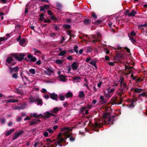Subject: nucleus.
<instances>
[{"label": "nucleus", "instance_id": "29", "mask_svg": "<svg viewBox=\"0 0 147 147\" xmlns=\"http://www.w3.org/2000/svg\"><path fill=\"white\" fill-rule=\"evenodd\" d=\"M66 53V51H61L58 54V55L59 56H63L65 55Z\"/></svg>", "mask_w": 147, "mask_h": 147}, {"label": "nucleus", "instance_id": "19", "mask_svg": "<svg viewBox=\"0 0 147 147\" xmlns=\"http://www.w3.org/2000/svg\"><path fill=\"white\" fill-rule=\"evenodd\" d=\"M110 115V113H104L102 115V118L104 119H106L107 117Z\"/></svg>", "mask_w": 147, "mask_h": 147}, {"label": "nucleus", "instance_id": "1", "mask_svg": "<svg viewBox=\"0 0 147 147\" xmlns=\"http://www.w3.org/2000/svg\"><path fill=\"white\" fill-rule=\"evenodd\" d=\"M12 56L19 61H21L24 59L26 55L24 53H18L16 54H12Z\"/></svg>", "mask_w": 147, "mask_h": 147}, {"label": "nucleus", "instance_id": "40", "mask_svg": "<svg viewBox=\"0 0 147 147\" xmlns=\"http://www.w3.org/2000/svg\"><path fill=\"white\" fill-rule=\"evenodd\" d=\"M59 98H60V100L63 101L65 99V97L64 95H60L59 96Z\"/></svg>", "mask_w": 147, "mask_h": 147}, {"label": "nucleus", "instance_id": "41", "mask_svg": "<svg viewBox=\"0 0 147 147\" xmlns=\"http://www.w3.org/2000/svg\"><path fill=\"white\" fill-rule=\"evenodd\" d=\"M78 47L77 45H75L74 47V51L77 53L78 52Z\"/></svg>", "mask_w": 147, "mask_h": 147}, {"label": "nucleus", "instance_id": "21", "mask_svg": "<svg viewBox=\"0 0 147 147\" xmlns=\"http://www.w3.org/2000/svg\"><path fill=\"white\" fill-rule=\"evenodd\" d=\"M14 131V129H12L10 130H9L8 132H7L5 135L6 136H8L11 134L12 132Z\"/></svg>", "mask_w": 147, "mask_h": 147}, {"label": "nucleus", "instance_id": "18", "mask_svg": "<svg viewBox=\"0 0 147 147\" xmlns=\"http://www.w3.org/2000/svg\"><path fill=\"white\" fill-rule=\"evenodd\" d=\"M78 96L82 98H84L85 95L84 92L83 91H81L80 92L78 95Z\"/></svg>", "mask_w": 147, "mask_h": 147}, {"label": "nucleus", "instance_id": "15", "mask_svg": "<svg viewBox=\"0 0 147 147\" xmlns=\"http://www.w3.org/2000/svg\"><path fill=\"white\" fill-rule=\"evenodd\" d=\"M53 72V71L50 68H48L47 69V71H45V73L49 76Z\"/></svg>", "mask_w": 147, "mask_h": 147}, {"label": "nucleus", "instance_id": "4", "mask_svg": "<svg viewBox=\"0 0 147 147\" xmlns=\"http://www.w3.org/2000/svg\"><path fill=\"white\" fill-rule=\"evenodd\" d=\"M121 88L119 89L121 92L123 93L124 92L127 91L128 89V88L126 86L125 82H124L122 84H120Z\"/></svg>", "mask_w": 147, "mask_h": 147}, {"label": "nucleus", "instance_id": "57", "mask_svg": "<svg viewBox=\"0 0 147 147\" xmlns=\"http://www.w3.org/2000/svg\"><path fill=\"white\" fill-rule=\"evenodd\" d=\"M51 20H53L54 21H56L57 20V18L55 17L54 16H51Z\"/></svg>", "mask_w": 147, "mask_h": 147}, {"label": "nucleus", "instance_id": "62", "mask_svg": "<svg viewBox=\"0 0 147 147\" xmlns=\"http://www.w3.org/2000/svg\"><path fill=\"white\" fill-rule=\"evenodd\" d=\"M54 28L56 30H59V28L58 27L57 25L55 24L54 25Z\"/></svg>", "mask_w": 147, "mask_h": 147}, {"label": "nucleus", "instance_id": "46", "mask_svg": "<svg viewBox=\"0 0 147 147\" xmlns=\"http://www.w3.org/2000/svg\"><path fill=\"white\" fill-rule=\"evenodd\" d=\"M86 109V107H82L80 109V112L81 113H82Z\"/></svg>", "mask_w": 147, "mask_h": 147}, {"label": "nucleus", "instance_id": "59", "mask_svg": "<svg viewBox=\"0 0 147 147\" xmlns=\"http://www.w3.org/2000/svg\"><path fill=\"white\" fill-rule=\"evenodd\" d=\"M55 36V32L51 33L50 34V36L54 38Z\"/></svg>", "mask_w": 147, "mask_h": 147}, {"label": "nucleus", "instance_id": "8", "mask_svg": "<svg viewBox=\"0 0 147 147\" xmlns=\"http://www.w3.org/2000/svg\"><path fill=\"white\" fill-rule=\"evenodd\" d=\"M78 67V63L75 61L74 62L71 64V67L74 70H76Z\"/></svg>", "mask_w": 147, "mask_h": 147}, {"label": "nucleus", "instance_id": "32", "mask_svg": "<svg viewBox=\"0 0 147 147\" xmlns=\"http://www.w3.org/2000/svg\"><path fill=\"white\" fill-rule=\"evenodd\" d=\"M63 60L59 59H57L55 60V63L57 64H62L63 63Z\"/></svg>", "mask_w": 147, "mask_h": 147}, {"label": "nucleus", "instance_id": "31", "mask_svg": "<svg viewBox=\"0 0 147 147\" xmlns=\"http://www.w3.org/2000/svg\"><path fill=\"white\" fill-rule=\"evenodd\" d=\"M95 35L96 36V39L98 40V42H99L100 41V38L101 37V34L100 33H98Z\"/></svg>", "mask_w": 147, "mask_h": 147}, {"label": "nucleus", "instance_id": "54", "mask_svg": "<svg viewBox=\"0 0 147 147\" xmlns=\"http://www.w3.org/2000/svg\"><path fill=\"white\" fill-rule=\"evenodd\" d=\"M24 133V131L23 130H20L17 133L18 134V136H19L20 135L22 134L23 133Z\"/></svg>", "mask_w": 147, "mask_h": 147}, {"label": "nucleus", "instance_id": "37", "mask_svg": "<svg viewBox=\"0 0 147 147\" xmlns=\"http://www.w3.org/2000/svg\"><path fill=\"white\" fill-rule=\"evenodd\" d=\"M92 48L91 46H88L87 47V49L86 53L90 52L92 50Z\"/></svg>", "mask_w": 147, "mask_h": 147}, {"label": "nucleus", "instance_id": "34", "mask_svg": "<svg viewBox=\"0 0 147 147\" xmlns=\"http://www.w3.org/2000/svg\"><path fill=\"white\" fill-rule=\"evenodd\" d=\"M100 99L101 100L100 102H102V104L105 103L106 101L104 100V96H100Z\"/></svg>", "mask_w": 147, "mask_h": 147}, {"label": "nucleus", "instance_id": "44", "mask_svg": "<svg viewBox=\"0 0 147 147\" xmlns=\"http://www.w3.org/2000/svg\"><path fill=\"white\" fill-rule=\"evenodd\" d=\"M92 17L95 20L97 18V16L96 15L95 13H91Z\"/></svg>", "mask_w": 147, "mask_h": 147}, {"label": "nucleus", "instance_id": "25", "mask_svg": "<svg viewBox=\"0 0 147 147\" xmlns=\"http://www.w3.org/2000/svg\"><path fill=\"white\" fill-rule=\"evenodd\" d=\"M45 14L44 13H41L40 15H39V16L40 17L39 18V20L41 21H43L45 17H44V14Z\"/></svg>", "mask_w": 147, "mask_h": 147}, {"label": "nucleus", "instance_id": "35", "mask_svg": "<svg viewBox=\"0 0 147 147\" xmlns=\"http://www.w3.org/2000/svg\"><path fill=\"white\" fill-rule=\"evenodd\" d=\"M147 27V23H146L144 24H142L141 25H139L138 26V29H140L141 28L143 27Z\"/></svg>", "mask_w": 147, "mask_h": 147}, {"label": "nucleus", "instance_id": "63", "mask_svg": "<svg viewBox=\"0 0 147 147\" xmlns=\"http://www.w3.org/2000/svg\"><path fill=\"white\" fill-rule=\"evenodd\" d=\"M39 118L42 119H44V115H42L41 114H40L38 115L37 118Z\"/></svg>", "mask_w": 147, "mask_h": 147}, {"label": "nucleus", "instance_id": "61", "mask_svg": "<svg viewBox=\"0 0 147 147\" xmlns=\"http://www.w3.org/2000/svg\"><path fill=\"white\" fill-rule=\"evenodd\" d=\"M75 137L73 138L72 137V136L70 137V138H69V140L71 142H73L75 140Z\"/></svg>", "mask_w": 147, "mask_h": 147}, {"label": "nucleus", "instance_id": "27", "mask_svg": "<svg viewBox=\"0 0 147 147\" xmlns=\"http://www.w3.org/2000/svg\"><path fill=\"white\" fill-rule=\"evenodd\" d=\"M63 28L65 29H70L71 28L70 25L68 24H65L63 26Z\"/></svg>", "mask_w": 147, "mask_h": 147}, {"label": "nucleus", "instance_id": "60", "mask_svg": "<svg viewBox=\"0 0 147 147\" xmlns=\"http://www.w3.org/2000/svg\"><path fill=\"white\" fill-rule=\"evenodd\" d=\"M125 68L126 69H129V70H130L132 68V67L130 66H128L126 65H125Z\"/></svg>", "mask_w": 147, "mask_h": 147}, {"label": "nucleus", "instance_id": "11", "mask_svg": "<svg viewBox=\"0 0 147 147\" xmlns=\"http://www.w3.org/2000/svg\"><path fill=\"white\" fill-rule=\"evenodd\" d=\"M45 116L44 115V119L48 118L50 117L51 116V113L49 111H46L44 113Z\"/></svg>", "mask_w": 147, "mask_h": 147}, {"label": "nucleus", "instance_id": "20", "mask_svg": "<svg viewBox=\"0 0 147 147\" xmlns=\"http://www.w3.org/2000/svg\"><path fill=\"white\" fill-rule=\"evenodd\" d=\"M91 22V20L88 19H85L84 21V23L85 25H88Z\"/></svg>", "mask_w": 147, "mask_h": 147}, {"label": "nucleus", "instance_id": "49", "mask_svg": "<svg viewBox=\"0 0 147 147\" xmlns=\"http://www.w3.org/2000/svg\"><path fill=\"white\" fill-rule=\"evenodd\" d=\"M0 121L1 122V123L2 124H3L5 123V120L4 118H1L0 119Z\"/></svg>", "mask_w": 147, "mask_h": 147}, {"label": "nucleus", "instance_id": "14", "mask_svg": "<svg viewBox=\"0 0 147 147\" xmlns=\"http://www.w3.org/2000/svg\"><path fill=\"white\" fill-rule=\"evenodd\" d=\"M72 129H70L68 127H65L62 129V131H65V132H68L69 131H71Z\"/></svg>", "mask_w": 147, "mask_h": 147}, {"label": "nucleus", "instance_id": "45", "mask_svg": "<svg viewBox=\"0 0 147 147\" xmlns=\"http://www.w3.org/2000/svg\"><path fill=\"white\" fill-rule=\"evenodd\" d=\"M40 11H42L45 14L46 13V11L45 10V9L43 6H40Z\"/></svg>", "mask_w": 147, "mask_h": 147}, {"label": "nucleus", "instance_id": "58", "mask_svg": "<svg viewBox=\"0 0 147 147\" xmlns=\"http://www.w3.org/2000/svg\"><path fill=\"white\" fill-rule=\"evenodd\" d=\"M116 56L117 58H122V55L120 53H117V54Z\"/></svg>", "mask_w": 147, "mask_h": 147}, {"label": "nucleus", "instance_id": "64", "mask_svg": "<svg viewBox=\"0 0 147 147\" xmlns=\"http://www.w3.org/2000/svg\"><path fill=\"white\" fill-rule=\"evenodd\" d=\"M43 134L44 135V136L45 137H47V136H48V135H49V134H48V132H47V131H45V132L43 133Z\"/></svg>", "mask_w": 147, "mask_h": 147}, {"label": "nucleus", "instance_id": "9", "mask_svg": "<svg viewBox=\"0 0 147 147\" xmlns=\"http://www.w3.org/2000/svg\"><path fill=\"white\" fill-rule=\"evenodd\" d=\"M27 57L28 59H30V61L31 62H34L36 61L37 60L36 58L33 56L31 55H29L27 56Z\"/></svg>", "mask_w": 147, "mask_h": 147}, {"label": "nucleus", "instance_id": "47", "mask_svg": "<svg viewBox=\"0 0 147 147\" xmlns=\"http://www.w3.org/2000/svg\"><path fill=\"white\" fill-rule=\"evenodd\" d=\"M65 76L63 75H60L59 76V78H60L61 80H65Z\"/></svg>", "mask_w": 147, "mask_h": 147}, {"label": "nucleus", "instance_id": "30", "mask_svg": "<svg viewBox=\"0 0 147 147\" xmlns=\"http://www.w3.org/2000/svg\"><path fill=\"white\" fill-rule=\"evenodd\" d=\"M25 42L26 40L25 38H23L20 42L19 44L20 45L22 46L25 43Z\"/></svg>", "mask_w": 147, "mask_h": 147}, {"label": "nucleus", "instance_id": "28", "mask_svg": "<svg viewBox=\"0 0 147 147\" xmlns=\"http://www.w3.org/2000/svg\"><path fill=\"white\" fill-rule=\"evenodd\" d=\"M81 79V78L79 76H76L73 78V79L74 81H75L76 82H78L79 80Z\"/></svg>", "mask_w": 147, "mask_h": 147}, {"label": "nucleus", "instance_id": "56", "mask_svg": "<svg viewBox=\"0 0 147 147\" xmlns=\"http://www.w3.org/2000/svg\"><path fill=\"white\" fill-rule=\"evenodd\" d=\"M43 6L45 9H49L50 8V5H45Z\"/></svg>", "mask_w": 147, "mask_h": 147}, {"label": "nucleus", "instance_id": "43", "mask_svg": "<svg viewBox=\"0 0 147 147\" xmlns=\"http://www.w3.org/2000/svg\"><path fill=\"white\" fill-rule=\"evenodd\" d=\"M19 136L17 133H15L14 136L13 137L12 140H13L16 139Z\"/></svg>", "mask_w": 147, "mask_h": 147}, {"label": "nucleus", "instance_id": "38", "mask_svg": "<svg viewBox=\"0 0 147 147\" xmlns=\"http://www.w3.org/2000/svg\"><path fill=\"white\" fill-rule=\"evenodd\" d=\"M46 131H48L50 134H52L53 132V130L51 129V128L46 129Z\"/></svg>", "mask_w": 147, "mask_h": 147}, {"label": "nucleus", "instance_id": "5", "mask_svg": "<svg viewBox=\"0 0 147 147\" xmlns=\"http://www.w3.org/2000/svg\"><path fill=\"white\" fill-rule=\"evenodd\" d=\"M56 144H55V146H57V144L59 145L60 146H62V144H61V143H64V139L63 137L59 138H57V141H56Z\"/></svg>", "mask_w": 147, "mask_h": 147}, {"label": "nucleus", "instance_id": "53", "mask_svg": "<svg viewBox=\"0 0 147 147\" xmlns=\"http://www.w3.org/2000/svg\"><path fill=\"white\" fill-rule=\"evenodd\" d=\"M130 35L131 36H136V33L134 31H132L131 32Z\"/></svg>", "mask_w": 147, "mask_h": 147}, {"label": "nucleus", "instance_id": "52", "mask_svg": "<svg viewBox=\"0 0 147 147\" xmlns=\"http://www.w3.org/2000/svg\"><path fill=\"white\" fill-rule=\"evenodd\" d=\"M16 92L19 94H20L21 95H22V92L21 90H19L18 89H16Z\"/></svg>", "mask_w": 147, "mask_h": 147}, {"label": "nucleus", "instance_id": "23", "mask_svg": "<svg viewBox=\"0 0 147 147\" xmlns=\"http://www.w3.org/2000/svg\"><path fill=\"white\" fill-rule=\"evenodd\" d=\"M36 102H37V104L38 105H42L43 104L42 101V99H40L38 97L37 98Z\"/></svg>", "mask_w": 147, "mask_h": 147}, {"label": "nucleus", "instance_id": "33", "mask_svg": "<svg viewBox=\"0 0 147 147\" xmlns=\"http://www.w3.org/2000/svg\"><path fill=\"white\" fill-rule=\"evenodd\" d=\"M18 73H14L12 75V77L15 79H16L18 78Z\"/></svg>", "mask_w": 147, "mask_h": 147}, {"label": "nucleus", "instance_id": "2", "mask_svg": "<svg viewBox=\"0 0 147 147\" xmlns=\"http://www.w3.org/2000/svg\"><path fill=\"white\" fill-rule=\"evenodd\" d=\"M6 65L8 66L9 72L10 74H12L13 72L18 73L19 69V67L18 66H16L13 68H12L10 65L7 64V63Z\"/></svg>", "mask_w": 147, "mask_h": 147}, {"label": "nucleus", "instance_id": "3", "mask_svg": "<svg viewBox=\"0 0 147 147\" xmlns=\"http://www.w3.org/2000/svg\"><path fill=\"white\" fill-rule=\"evenodd\" d=\"M56 141L55 140L52 141V142H45V144L47 146H44L43 147H56V146H54L55 144H56Z\"/></svg>", "mask_w": 147, "mask_h": 147}, {"label": "nucleus", "instance_id": "12", "mask_svg": "<svg viewBox=\"0 0 147 147\" xmlns=\"http://www.w3.org/2000/svg\"><path fill=\"white\" fill-rule=\"evenodd\" d=\"M115 117V116H110L108 118V121L109 122H111L112 123H111V125H113V122L114 121V118Z\"/></svg>", "mask_w": 147, "mask_h": 147}, {"label": "nucleus", "instance_id": "55", "mask_svg": "<svg viewBox=\"0 0 147 147\" xmlns=\"http://www.w3.org/2000/svg\"><path fill=\"white\" fill-rule=\"evenodd\" d=\"M71 67L70 66H68L67 67V69L66 70L67 71V73H69L70 71H71Z\"/></svg>", "mask_w": 147, "mask_h": 147}, {"label": "nucleus", "instance_id": "17", "mask_svg": "<svg viewBox=\"0 0 147 147\" xmlns=\"http://www.w3.org/2000/svg\"><path fill=\"white\" fill-rule=\"evenodd\" d=\"M134 90V92L138 93H141L142 91V89L137 88H135V89H134V88H132L131 90Z\"/></svg>", "mask_w": 147, "mask_h": 147}, {"label": "nucleus", "instance_id": "39", "mask_svg": "<svg viewBox=\"0 0 147 147\" xmlns=\"http://www.w3.org/2000/svg\"><path fill=\"white\" fill-rule=\"evenodd\" d=\"M29 71L31 74H34L35 73V70L34 69H31L29 70Z\"/></svg>", "mask_w": 147, "mask_h": 147}, {"label": "nucleus", "instance_id": "26", "mask_svg": "<svg viewBox=\"0 0 147 147\" xmlns=\"http://www.w3.org/2000/svg\"><path fill=\"white\" fill-rule=\"evenodd\" d=\"M13 60V59L11 57H9L6 59V61L9 64H10Z\"/></svg>", "mask_w": 147, "mask_h": 147}, {"label": "nucleus", "instance_id": "50", "mask_svg": "<svg viewBox=\"0 0 147 147\" xmlns=\"http://www.w3.org/2000/svg\"><path fill=\"white\" fill-rule=\"evenodd\" d=\"M16 102V101L15 100H14L13 99H9V100H8L6 102H7V103H8L10 102Z\"/></svg>", "mask_w": 147, "mask_h": 147}, {"label": "nucleus", "instance_id": "42", "mask_svg": "<svg viewBox=\"0 0 147 147\" xmlns=\"http://www.w3.org/2000/svg\"><path fill=\"white\" fill-rule=\"evenodd\" d=\"M3 11L4 10H5V11H4V12L7 13H8L9 11V8L7 7V6H5L3 8Z\"/></svg>", "mask_w": 147, "mask_h": 147}, {"label": "nucleus", "instance_id": "22", "mask_svg": "<svg viewBox=\"0 0 147 147\" xmlns=\"http://www.w3.org/2000/svg\"><path fill=\"white\" fill-rule=\"evenodd\" d=\"M73 93L71 92H67L65 95L66 97L69 98L73 96Z\"/></svg>", "mask_w": 147, "mask_h": 147}, {"label": "nucleus", "instance_id": "7", "mask_svg": "<svg viewBox=\"0 0 147 147\" xmlns=\"http://www.w3.org/2000/svg\"><path fill=\"white\" fill-rule=\"evenodd\" d=\"M41 122V121L40 120L34 119L32 120V121H30L29 125H35Z\"/></svg>", "mask_w": 147, "mask_h": 147}, {"label": "nucleus", "instance_id": "6", "mask_svg": "<svg viewBox=\"0 0 147 147\" xmlns=\"http://www.w3.org/2000/svg\"><path fill=\"white\" fill-rule=\"evenodd\" d=\"M50 98L53 100H55L56 101H57L58 100V95L55 93L50 94Z\"/></svg>", "mask_w": 147, "mask_h": 147}, {"label": "nucleus", "instance_id": "16", "mask_svg": "<svg viewBox=\"0 0 147 147\" xmlns=\"http://www.w3.org/2000/svg\"><path fill=\"white\" fill-rule=\"evenodd\" d=\"M137 13L134 10H132L131 12L129 13L128 14V16H131L132 17H134L135 16V14Z\"/></svg>", "mask_w": 147, "mask_h": 147}, {"label": "nucleus", "instance_id": "36", "mask_svg": "<svg viewBox=\"0 0 147 147\" xmlns=\"http://www.w3.org/2000/svg\"><path fill=\"white\" fill-rule=\"evenodd\" d=\"M129 37L130 39V40L131 42L134 44L136 42V40L133 37H131V36L129 35Z\"/></svg>", "mask_w": 147, "mask_h": 147}, {"label": "nucleus", "instance_id": "48", "mask_svg": "<svg viewBox=\"0 0 147 147\" xmlns=\"http://www.w3.org/2000/svg\"><path fill=\"white\" fill-rule=\"evenodd\" d=\"M146 95V93L145 92H143L142 93L138 94V98H140L142 96H144Z\"/></svg>", "mask_w": 147, "mask_h": 147}, {"label": "nucleus", "instance_id": "13", "mask_svg": "<svg viewBox=\"0 0 147 147\" xmlns=\"http://www.w3.org/2000/svg\"><path fill=\"white\" fill-rule=\"evenodd\" d=\"M61 108H59L57 107H56L53 108V111H51V112H53L56 114L59 111L61 110Z\"/></svg>", "mask_w": 147, "mask_h": 147}, {"label": "nucleus", "instance_id": "51", "mask_svg": "<svg viewBox=\"0 0 147 147\" xmlns=\"http://www.w3.org/2000/svg\"><path fill=\"white\" fill-rule=\"evenodd\" d=\"M96 61L94 60H92L90 62V63L92 65H95V64L96 63Z\"/></svg>", "mask_w": 147, "mask_h": 147}, {"label": "nucleus", "instance_id": "10", "mask_svg": "<svg viewBox=\"0 0 147 147\" xmlns=\"http://www.w3.org/2000/svg\"><path fill=\"white\" fill-rule=\"evenodd\" d=\"M38 97L31 96L29 98V101L30 102H36Z\"/></svg>", "mask_w": 147, "mask_h": 147}, {"label": "nucleus", "instance_id": "24", "mask_svg": "<svg viewBox=\"0 0 147 147\" xmlns=\"http://www.w3.org/2000/svg\"><path fill=\"white\" fill-rule=\"evenodd\" d=\"M102 22V20H100V19L97 20L96 21L95 20H92V22L95 24H100Z\"/></svg>", "mask_w": 147, "mask_h": 147}]
</instances>
